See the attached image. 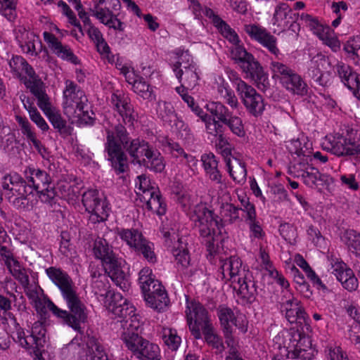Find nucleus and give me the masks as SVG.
Listing matches in <instances>:
<instances>
[{"label": "nucleus", "instance_id": "obj_1", "mask_svg": "<svg viewBox=\"0 0 360 360\" xmlns=\"http://www.w3.org/2000/svg\"><path fill=\"white\" fill-rule=\"evenodd\" d=\"M105 152L117 174L124 173L128 169V159L124 150L129 155L134 165L143 166L156 173L165 169V161L160 151L143 138L131 139L122 123L105 127Z\"/></svg>", "mask_w": 360, "mask_h": 360}, {"label": "nucleus", "instance_id": "obj_2", "mask_svg": "<svg viewBox=\"0 0 360 360\" xmlns=\"http://www.w3.org/2000/svg\"><path fill=\"white\" fill-rule=\"evenodd\" d=\"M45 273L49 280L60 290L69 310L59 308L49 299L47 300V308L64 324L82 333L81 325L87 321L88 309L77 292L72 278L68 272L57 266L46 268Z\"/></svg>", "mask_w": 360, "mask_h": 360}, {"label": "nucleus", "instance_id": "obj_3", "mask_svg": "<svg viewBox=\"0 0 360 360\" xmlns=\"http://www.w3.org/2000/svg\"><path fill=\"white\" fill-rule=\"evenodd\" d=\"M240 211V208L232 203H222L220 206L221 219L219 220L218 216L207 207L200 205L195 207L192 219L198 230L202 243L205 245L210 255L215 254L218 249L219 236L216 229L220 234L223 226L222 220L229 224L241 221Z\"/></svg>", "mask_w": 360, "mask_h": 360}, {"label": "nucleus", "instance_id": "obj_4", "mask_svg": "<svg viewBox=\"0 0 360 360\" xmlns=\"http://www.w3.org/2000/svg\"><path fill=\"white\" fill-rule=\"evenodd\" d=\"M220 278L225 282L230 281L231 285L237 294L247 302L252 303L256 300L257 286L253 274L243 266L241 259L231 256L220 259Z\"/></svg>", "mask_w": 360, "mask_h": 360}, {"label": "nucleus", "instance_id": "obj_5", "mask_svg": "<svg viewBox=\"0 0 360 360\" xmlns=\"http://www.w3.org/2000/svg\"><path fill=\"white\" fill-rule=\"evenodd\" d=\"M1 187L8 191V200L15 209L29 211L33 208V188L27 184L26 179L16 172L6 174L1 179Z\"/></svg>", "mask_w": 360, "mask_h": 360}, {"label": "nucleus", "instance_id": "obj_6", "mask_svg": "<svg viewBox=\"0 0 360 360\" xmlns=\"http://www.w3.org/2000/svg\"><path fill=\"white\" fill-rule=\"evenodd\" d=\"M8 65L13 75L18 78L33 95L45 88L33 68L22 56H13L8 60Z\"/></svg>", "mask_w": 360, "mask_h": 360}, {"label": "nucleus", "instance_id": "obj_7", "mask_svg": "<svg viewBox=\"0 0 360 360\" xmlns=\"http://www.w3.org/2000/svg\"><path fill=\"white\" fill-rule=\"evenodd\" d=\"M185 313L191 335L195 340L201 339V330L212 324L208 311L199 301L186 296Z\"/></svg>", "mask_w": 360, "mask_h": 360}, {"label": "nucleus", "instance_id": "obj_8", "mask_svg": "<svg viewBox=\"0 0 360 360\" xmlns=\"http://www.w3.org/2000/svg\"><path fill=\"white\" fill-rule=\"evenodd\" d=\"M27 184L39 193V198L44 203L51 204L56 195V191L51 186V179L44 170L34 167H27L25 172Z\"/></svg>", "mask_w": 360, "mask_h": 360}, {"label": "nucleus", "instance_id": "obj_9", "mask_svg": "<svg viewBox=\"0 0 360 360\" xmlns=\"http://www.w3.org/2000/svg\"><path fill=\"white\" fill-rule=\"evenodd\" d=\"M82 204L90 214L89 220L94 224L105 221L110 207L105 197L100 195L98 190L89 189L82 195Z\"/></svg>", "mask_w": 360, "mask_h": 360}, {"label": "nucleus", "instance_id": "obj_10", "mask_svg": "<svg viewBox=\"0 0 360 360\" xmlns=\"http://www.w3.org/2000/svg\"><path fill=\"white\" fill-rule=\"evenodd\" d=\"M87 102L84 91L74 82L66 80L63 102L65 115L69 118L80 115L87 105Z\"/></svg>", "mask_w": 360, "mask_h": 360}, {"label": "nucleus", "instance_id": "obj_11", "mask_svg": "<svg viewBox=\"0 0 360 360\" xmlns=\"http://www.w3.org/2000/svg\"><path fill=\"white\" fill-rule=\"evenodd\" d=\"M207 111L216 117L226 125L233 134L242 138L245 136V130L242 119L233 115L229 108L221 102H210L206 104Z\"/></svg>", "mask_w": 360, "mask_h": 360}, {"label": "nucleus", "instance_id": "obj_12", "mask_svg": "<svg viewBox=\"0 0 360 360\" xmlns=\"http://www.w3.org/2000/svg\"><path fill=\"white\" fill-rule=\"evenodd\" d=\"M37 99L39 108L44 112L50 122L60 134L68 136L70 134V128L67 122L64 120L60 113L56 109L52 108L49 97L46 93L45 88L34 95Z\"/></svg>", "mask_w": 360, "mask_h": 360}, {"label": "nucleus", "instance_id": "obj_13", "mask_svg": "<svg viewBox=\"0 0 360 360\" xmlns=\"http://www.w3.org/2000/svg\"><path fill=\"white\" fill-rule=\"evenodd\" d=\"M245 32L253 40L257 41L273 54L276 58L282 56L277 47V39L266 29L256 24H248L244 26Z\"/></svg>", "mask_w": 360, "mask_h": 360}, {"label": "nucleus", "instance_id": "obj_14", "mask_svg": "<svg viewBox=\"0 0 360 360\" xmlns=\"http://www.w3.org/2000/svg\"><path fill=\"white\" fill-rule=\"evenodd\" d=\"M139 323H134L133 321H126L124 330L122 331L120 338L125 347L136 358L141 348L144 347L148 340L139 334Z\"/></svg>", "mask_w": 360, "mask_h": 360}, {"label": "nucleus", "instance_id": "obj_15", "mask_svg": "<svg viewBox=\"0 0 360 360\" xmlns=\"http://www.w3.org/2000/svg\"><path fill=\"white\" fill-rule=\"evenodd\" d=\"M110 104L122 117V122L129 126H134L136 121L138 114L136 112L131 99L128 96L122 93H113L110 97Z\"/></svg>", "mask_w": 360, "mask_h": 360}, {"label": "nucleus", "instance_id": "obj_16", "mask_svg": "<svg viewBox=\"0 0 360 360\" xmlns=\"http://www.w3.org/2000/svg\"><path fill=\"white\" fill-rule=\"evenodd\" d=\"M240 68L255 83L257 87L265 91L270 86L268 73L264 70L260 63L252 56L247 61L241 64Z\"/></svg>", "mask_w": 360, "mask_h": 360}, {"label": "nucleus", "instance_id": "obj_17", "mask_svg": "<svg viewBox=\"0 0 360 360\" xmlns=\"http://www.w3.org/2000/svg\"><path fill=\"white\" fill-rule=\"evenodd\" d=\"M15 39L22 51L31 56H37L42 51L43 45L39 37L23 26L16 30Z\"/></svg>", "mask_w": 360, "mask_h": 360}, {"label": "nucleus", "instance_id": "obj_18", "mask_svg": "<svg viewBox=\"0 0 360 360\" xmlns=\"http://www.w3.org/2000/svg\"><path fill=\"white\" fill-rule=\"evenodd\" d=\"M108 308L115 316L122 319L120 321L122 330H124V325L126 321H133L134 323H136L132 319L135 316V307L120 293L115 292L112 294Z\"/></svg>", "mask_w": 360, "mask_h": 360}, {"label": "nucleus", "instance_id": "obj_19", "mask_svg": "<svg viewBox=\"0 0 360 360\" xmlns=\"http://www.w3.org/2000/svg\"><path fill=\"white\" fill-rule=\"evenodd\" d=\"M247 111L255 117H257L264 110V103L262 96L257 93L254 87L250 85L238 94Z\"/></svg>", "mask_w": 360, "mask_h": 360}, {"label": "nucleus", "instance_id": "obj_20", "mask_svg": "<svg viewBox=\"0 0 360 360\" xmlns=\"http://www.w3.org/2000/svg\"><path fill=\"white\" fill-rule=\"evenodd\" d=\"M288 294V292H286ZM281 310L284 313L285 319L290 323H300L305 321L307 314L301 305L300 301L295 299L289 293L288 299L283 300L281 304Z\"/></svg>", "mask_w": 360, "mask_h": 360}, {"label": "nucleus", "instance_id": "obj_21", "mask_svg": "<svg viewBox=\"0 0 360 360\" xmlns=\"http://www.w3.org/2000/svg\"><path fill=\"white\" fill-rule=\"evenodd\" d=\"M332 274L336 277L342 286L349 292L355 291L359 287V281L353 270L343 262H335L332 266Z\"/></svg>", "mask_w": 360, "mask_h": 360}, {"label": "nucleus", "instance_id": "obj_22", "mask_svg": "<svg viewBox=\"0 0 360 360\" xmlns=\"http://www.w3.org/2000/svg\"><path fill=\"white\" fill-rule=\"evenodd\" d=\"M105 273L121 289L127 288L126 274L122 269V260L118 255L102 264Z\"/></svg>", "mask_w": 360, "mask_h": 360}, {"label": "nucleus", "instance_id": "obj_23", "mask_svg": "<svg viewBox=\"0 0 360 360\" xmlns=\"http://www.w3.org/2000/svg\"><path fill=\"white\" fill-rule=\"evenodd\" d=\"M44 39L51 51L58 57L70 61L73 64H77L78 58L67 45H63L59 39L52 33L44 32Z\"/></svg>", "mask_w": 360, "mask_h": 360}, {"label": "nucleus", "instance_id": "obj_24", "mask_svg": "<svg viewBox=\"0 0 360 360\" xmlns=\"http://www.w3.org/2000/svg\"><path fill=\"white\" fill-rule=\"evenodd\" d=\"M294 168H297V166H295ZM297 169L300 173L297 174V176H300L304 184L309 187L323 186L328 181V176L321 174L317 169L308 165L300 162L297 165Z\"/></svg>", "mask_w": 360, "mask_h": 360}, {"label": "nucleus", "instance_id": "obj_25", "mask_svg": "<svg viewBox=\"0 0 360 360\" xmlns=\"http://www.w3.org/2000/svg\"><path fill=\"white\" fill-rule=\"evenodd\" d=\"M46 329L43 324L39 321L35 322L31 329V333L28 335L30 342L31 350L34 356V359H39L41 356V348L46 342Z\"/></svg>", "mask_w": 360, "mask_h": 360}, {"label": "nucleus", "instance_id": "obj_26", "mask_svg": "<svg viewBox=\"0 0 360 360\" xmlns=\"http://www.w3.org/2000/svg\"><path fill=\"white\" fill-rule=\"evenodd\" d=\"M140 201L143 203V207L154 214L162 216L166 213L167 205L158 189L152 191V193H146L145 195H142V199Z\"/></svg>", "mask_w": 360, "mask_h": 360}, {"label": "nucleus", "instance_id": "obj_27", "mask_svg": "<svg viewBox=\"0 0 360 360\" xmlns=\"http://www.w3.org/2000/svg\"><path fill=\"white\" fill-rule=\"evenodd\" d=\"M7 269L14 278L22 285L25 293H26L28 290L34 288L36 285L30 284L29 276V274H31L32 271L24 267L18 260L14 261V263L8 266Z\"/></svg>", "mask_w": 360, "mask_h": 360}, {"label": "nucleus", "instance_id": "obj_28", "mask_svg": "<svg viewBox=\"0 0 360 360\" xmlns=\"http://www.w3.org/2000/svg\"><path fill=\"white\" fill-rule=\"evenodd\" d=\"M281 84L289 92L298 96L308 94V86L302 77L295 70L292 72Z\"/></svg>", "mask_w": 360, "mask_h": 360}, {"label": "nucleus", "instance_id": "obj_29", "mask_svg": "<svg viewBox=\"0 0 360 360\" xmlns=\"http://www.w3.org/2000/svg\"><path fill=\"white\" fill-rule=\"evenodd\" d=\"M201 161L206 175L217 184L222 183V175L218 168L219 160L212 153H205L201 156Z\"/></svg>", "mask_w": 360, "mask_h": 360}, {"label": "nucleus", "instance_id": "obj_30", "mask_svg": "<svg viewBox=\"0 0 360 360\" xmlns=\"http://www.w3.org/2000/svg\"><path fill=\"white\" fill-rule=\"evenodd\" d=\"M227 171L232 179L238 184L243 185L247 179V169L245 163L238 159L233 158L232 162L230 158L226 160Z\"/></svg>", "mask_w": 360, "mask_h": 360}, {"label": "nucleus", "instance_id": "obj_31", "mask_svg": "<svg viewBox=\"0 0 360 360\" xmlns=\"http://www.w3.org/2000/svg\"><path fill=\"white\" fill-rule=\"evenodd\" d=\"M329 143L328 148L337 156L356 155V153L360 152V147L357 146L355 148L349 147L347 139L341 135L333 137Z\"/></svg>", "mask_w": 360, "mask_h": 360}, {"label": "nucleus", "instance_id": "obj_32", "mask_svg": "<svg viewBox=\"0 0 360 360\" xmlns=\"http://www.w3.org/2000/svg\"><path fill=\"white\" fill-rule=\"evenodd\" d=\"M93 253L96 259L101 261L102 264L117 255L114 252L112 247L109 245L108 242L101 238H98L94 241Z\"/></svg>", "mask_w": 360, "mask_h": 360}, {"label": "nucleus", "instance_id": "obj_33", "mask_svg": "<svg viewBox=\"0 0 360 360\" xmlns=\"http://www.w3.org/2000/svg\"><path fill=\"white\" fill-rule=\"evenodd\" d=\"M89 38L94 43L98 53L103 55H108L110 49L105 41L101 30L94 24L84 30Z\"/></svg>", "mask_w": 360, "mask_h": 360}, {"label": "nucleus", "instance_id": "obj_34", "mask_svg": "<svg viewBox=\"0 0 360 360\" xmlns=\"http://www.w3.org/2000/svg\"><path fill=\"white\" fill-rule=\"evenodd\" d=\"M205 342L212 349H216V354H221L225 350L222 338L219 335L213 324L201 330Z\"/></svg>", "mask_w": 360, "mask_h": 360}, {"label": "nucleus", "instance_id": "obj_35", "mask_svg": "<svg viewBox=\"0 0 360 360\" xmlns=\"http://www.w3.org/2000/svg\"><path fill=\"white\" fill-rule=\"evenodd\" d=\"M291 343L288 347L290 350L288 352L292 359H298L300 360H311L312 359L311 353L305 349H302L299 345L302 339V334L299 332H292L290 333Z\"/></svg>", "mask_w": 360, "mask_h": 360}, {"label": "nucleus", "instance_id": "obj_36", "mask_svg": "<svg viewBox=\"0 0 360 360\" xmlns=\"http://www.w3.org/2000/svg\"><path fill=\"white\" fill-rule=\"evenodd\" d=\"M319 66L320 63L318 60H311L307 75L315 84L326 86L330 84L329 75L323 72Z\"/></svg>", "mask_w": 360, "mask_h": 360}, {"label": "nucleus", "instance_id": "obj_37", "mask_svg": "<svg viewBox=\"0 0 360 360\" xmlns=\"http://www.w3.org/2000/svg\"><path fill=\"white\" fill-rule=\"evenodd\" d=\"M175 75L180 83L186 85L187 89H193L199 80V75L196 66H191L190 69H181L175 73Z\"/></svg>", "mask_w": 360, "mask_h": 360}, {"label": "nucleus", "instance_id": "obj_38", "mask_svg": "<svg viewBox=\"0 0 360 360\" xmlns=\"http://www.w3.org/2000/svg\"><path fill=\"white\" fill-rule=\"evenodd\" d=\"M118 235L132 250L145 238L136 229H122L118 231Z\"/></svg>", "mask_w": 360, "mask_h": 360}, {"label": "nucleus", "instance_id": "obj_39", "mask_svg": "<svg viewBox=\"0 0 360 360\" xmlns=\"http://www.w3.org/2000/svg\"><path fill=\"white\" fill-rule=\"evenodd\" d=\"M198 116L205 123V131L209 135L215 137L224 131L221 122L216 117H212L204 111Z\"/></svg>", "mask_w": 360, "mask_h": 360}, {"label": "nucleus", "instance_id": "obj_40", "mask_svg": "<svg viewBox=\"0 0 360 360\" xmlns=\"http://www.w3.org/2000/svg\"><path fill=\"white\" fill-rule=\"evenodd\" d=\"M269 68L272 74V77L278 79L280 83L283 82V81L295 71L288 65L275 60H271Z\"/></svg>", "mask_w": 360, "mask_h": 360}, {"label": "nucleus", "instance_id": "obj_41", "mask_svg": "<svg viewBox=\"0 0 360 360\" xmlns=\"http://www.w3.org/2000/svg\"><path fill=\"white\" fill-rule=\"evenodd\" d=\"M217 93L220 98L223 99L232 109L238 108L239 105L238 98L228 83L223 82L218 84Z\"/></svg>", "mask_w": 360, "mask_h": 360}, {"label": "nucleus", "instance_id": "obj_42", "mask_svg": "<svg viewBox=\"0 0 360 360\" xmlns=\"http://www.w3.org/2000/svg\"><path fill=\"white\" fill-rule=\"evenodd\" d=\"M217 316L221 326V330L231 329V324L237 316V313L235 314L233 309L224 304L219 305L217 309Z\"/></svg>", "mask_w": 360, "mask_h": 360}, {"label": "nucleus", "instance_id": "obj_43", "mask_svg": "<svg viewBox=\"0 0 360 360\" xmlns=\"http://www.w3.org/2000/svg\"><path fill=\"white\" fill-rule=\"evenodd\" d=\"M137 255H141L149 263L157 262V257L154 252V245L146 238L134 249Z\"/></svg>", "mask_w": 360, "mask_h": 360}, {"label": "nucleus", "instance_id": "obj_44", "mask_svg": "<svg viewBox=\"0 0 360 360\" xmlns=\"http://www.w3.org/2000/svg\"><path fill=\"white\" fill-rule=\"evenodd\" d=\"M148 296L145 300L149 307L158 311H163L167 307L169 303V299L165 289L162 292Z\"/></svg>", "mask_w": 360, "mask_h": 360}, {"label": "nucleus", "instance_id": "obj_45", "mask_svg": "<svg viewBox=\"0 0 360 360\" xmlns=\"http://www.w3.org/2000/svg\"><path fill=\"white\" fill-rule=\"evenodd\" d=\"M139 360H161L160 349L157 344L148 340L136 356Z\"/></svg>", "mask_w": 360, "mask_h": 360}, {"label": "nucleus", "instance_id": "obj_46", "mask_svg": "<svg viewBox=\"0 0 360 360\" xmlns=\"http://www.w3.org/2000/svg\"><path fill=\"white\" fill-rule=\"evenodd\" d=\"M86 345L91 354L87 360H109L103 346L94 337H88Z\"/></svg>", "mask_w": 360, "mask_h": 360}, {"label": "nucleus", "instance_id": "obj_47", "mask_svg": "<svg viewBox=\"0 0 360 360\" xmlns=\"http://www.w3.org/2000/svg\"><path fill=\"white\" fill-rule=\"evenodd\" d=\"M0 242V257L6 267L11 266L14 261H18L14 257L11 238L8 236L6 239Z\"/></svg>", "mask_w": 360, "mask_h": 360}, {"label": "nucleus", "instance_id": "obj_48", "mask_svg": "<svg viewBox=\"0 0 360 360\" xmlns=\"http://www.w3.org/2000/svg\"><path fill=\"white\" fill-rule=\"evenodd\" d=\"M292 13V9L285 3L278 4L276 8L273 17L274 25L279 27H285L288 24V16Z\"/></svg>", "mask_w": 360, "mask_h": 360}, {"label": "nucleus", "instance_id": "obj_49", "mask_svg": "<svg viewBox=\"0 0 360 360\" xmlns=\"http://www.w3.org/2000/svg\"><path fill=\"white\" fill-rule=\"evenodd\" d=\"M58 189L61 198L68 201H75L79 195V187L67 181H62L58 184Z\"/></svg>", "mask_w": 360, "mask_h": 360}, {"label": "nucleus", "instance_id": "obj_50", "mask_svg": "<svg viewBox=\"0 0 360 360\" xmlns=\"http://www.w3.org/2000/svg\"><path fill=\"white\" fill-rule=\"evenodd\" d=\"M39 290L42 291L41 288L39 285H35L34 288L28 290L25 294L30 300L31 304L35 308L37 313L43 315L46 312L47 302L45 303V302L39 297Z\"/></svg>", "mask_w": 360, "mask_h": 360}, {"label": "nucleus", "instance_id": "obj_51", "mask_svg": "<svg viewBox=\"0 0 360 360\" xmlns=\"http://www.w3.org/2000/svg\"><path fill=\"white\" fill-rule=\"evenodd\" d=\"M132 89L145 100L153 101L155 99L153 87L143 77L139 78L132 86Z\"/></svg>", "mask_w": 360, "mask_h": 360}, {"label": "nucleus", "instance_id": "obj_52", "mask_svg": "<svg viewBox=\"0 0 360 360\" xmlns=\"http://www.w3.org/2000/svg\"><path fill=\"white\" fill-rule=\"evenodd\" d=\"M162 338L165 344L172 351H176L181 342V339L177 335L176 330L170 328H162Z\"/></svg>", "mask_w": 360, "mask_h": 360}, {"label": "nucleus", "instance_id": "obj_53", "mask_svg": "<svg viewBox=\"0 0 360 360\" xmlns=\"http://www.w3.org/2000/svg\"><path fill=\"white\" fill-rule=\"evenodd\" d=\"M8 316L13 320L15 327V333L13 336V340L22 348L29 351L31 350L30 342L28 340V335H25L24 329L20 326L13 314L8 313Z\"/></svg>", "mask_w": 360, "mask_h": 360}, {"label": "nucleus", "instance_id": "obj_54", "mask_svg": "<svg viewBox=\"0 0 360 360\" xmlns=\"http://www.w3.org/2000/svg\"><path fill=\"white\" fill-rule=\"evenodd\" d=\"M344 238L349 250L359 257L360 255V233L354 230H349L345 232Z\"/></svg>", "mask_w": 360, "mask_h": 360}, {"label": "nucleus", "instance_id": "obj_55", "mask_svg": "<svg viewBox=\"0 0 360 360\" xmlns=\"http://www.w3.org/2000/svg\"><path fill=\"white\" fill-rule=\"evenodd\" d=\"M70 234L68 231H62L60 233V243L59 250L61 254L68 258H74L77 256L75 246L70 243Z\"/></svg>", "mask_w": 360, "mask_h": 360}, {"label": "nucleus", "instance_id": "obj_56", "mask_svg": "<svg viewBox=\"0 0 360 360\" xmlns=\"http://www.w3.org/2000/svg\"><path fill=\"white\" fill-rule=\"evenodd\" d=\"M17 0H0V14L13 22L17 18Z\"/></svg>", "mask_w": 360, "mask_h": 360}, {"label": "nucleus", "instance_id": "obj_57", "mask_svg": "<svg viewBox=\"0 0 360 360\" xmlns=\"http://www.w3.org/2000/svg\"><path fill=\"white\" fill-rule=\"evenodd\" d=\"M176 55L178 56V60L172 66L174 73H176L181 69H190L191 66H196L188 51L178 50Z\"/></svg>", "mask_w": 360, "mask_h": 360}, {"label": "nucleus", "instance_id": "obj_58", "mask_svg": "<svg viewBox=\"0 0 360 360\" xmlns=\"http://www.w3.org/2000/svg\"><path fill=\"white\" fill-rule=\"evenodd\" d=\"M58 6L60 8L63 15H64L68 18V22L74 27H77L79 32L81 33V36L84 37V33L83 32L82 26L70 6L62 0L58 1Z\"/></svg>", "mask_w": 360, "mask_h": 360}, {"label": "nucleus", "instance_id": "obj_59", "mask_svg": "<svg viewBox=\"0 0 360 360\" xmlns=\"http://www.w3.org/2000/svg\"><path fill=\"white\" fill-rule=\"evenodd\" d=\"M214 27L230 43L236 44L240 42L238 34L224 20L221 19Z\"/></svg>", "mask_w": 360, "mask_h": 360}, {"label": "nucleus", "instance_id": "obj_60", "mask_svg": "<svg viewBox=\"0 0 360 360\" xmlns=\"http://www.w3.org/2000/svg\"><path fill=\"white\" fill-rule=\"evenodd\" d=\"M136 193L139 197V200L142 199V195H145L146 193H152V191H157L158 188L150 185V179L148 176L144 174L138 176L136 181Z\"/></svg>", "mask_w": 360, "mask_h": 360}, {"label": "nucleus", "instance_id": "obj_61", "mask_svg": "<svg viewBox=\"0 0 360 360\" xmlns=\"http://www.w3.org/2000/svg\"><path fill=\"white\" fill-rule=\"evenodd\" d=\"M232 44L233 46L231 49L232 58L239 65V66L253 56L252 53L246 51L244 46L240 44V42Z\"/></svg>", "mask_w": 360, "mask_h": 360}, {"label": "nucleus", "instance_id": "obj_62", "mask_svg": "<svg viewBox=\"0 0 360 360\" xmlns=\"http://www.w3.org/2000/svg\"><path fill=\"white\" fill-rule=\"evenodd\" d=\"M173 255L175 257L178 268L181 269L183 271L186 270L191 264V258L188 250L183 248H175L173 250Z\"/></svg>", "mask_w": 360, "mask_h": 360}, {"label": "nucleus", "instance_id": "obj_63", "mask_svg": "<svg viewBox=\"0 0 360 360\" xmlns=\"http://www.w3.org/2000/svg\"><path fill=\"white\" fill-rule=\"evenodd\" d=\"M250 230V238L251 240H263L266 237L265 231L263 230L261 224L257 217L245 221Z\"/></svg>", "mask_w": 360, "mask_h": 360}, {"label": "nucleus", "instance_id": "obj_64", "mask_svg": "<svg viewBox=\"0 0 360 360\" xmlns=\"http://www.w3.org/2000/svg\"><path fill=\"white\" fill-rule=\"evenodd\" d=\"M328 360H349L347 354L342 349L335 344H329L325 349Z\"/></svg>", "mask_w": 360, "mask_h": 360}]
</instances>
